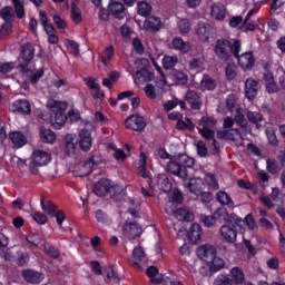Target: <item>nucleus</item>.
<instances>
[{
	"label": "nucleus",
	"instance_id": "nucleus-1",
	"mask_svg": "<svg viewBox=\"0 0 285 285\" xmlns=\"http://www.w3.org/2000/svg\"><path fill=\"white\" fill-rule=\"evenodd\" d=\"M158 157H160V159H169L167 173L174 175V177H179V179H186V177H188V168L195 166V159L190 158L188 155L178 154L173 157L164 148L158 149Z\"/></svg>",
	"mask_w": 285,
	"mask_h": 285
},
{
	"label": "nucleus",
	"instance_id": "nucleus-2",
	"mask_svg": "<svg viewBox=\"0 0 285 285\" xmlns=\"http://www.w3.org/2000/svg\"><path fill=\"white\" fill-rule=\"evenodd\" d=\"M213 50L219 61L227 63V61H233V57L239 55L242 42L239 40H234L233 42L228 39L219 38L214 42Z\"/></svg>",
	"mask_w": 285,
	"mask_h": 285
},
{
	"label": "nucleus",
	"instance_id": "nucleus-3",
	"mask_svg": "<svg viewBox=\"0 0 285 285\" xmlns=\"http://www.w3.org/2000/svg\"><path fill=\"white\" fill-rule=\"evenodd\" d=\"M47 108L52 110L50 115V122L52 124V126L58 129L61 128V126L66 124V119H68L66 114H63L66 112L68 105L66 102H60L57 100H49L47 102Z\"/></svg>",
	"mask_w": 285,
	"mask_h": 285
},
{
	"label": "nucleus",
	"instance_id": "nucleus-4",
	"mask_svg": "<svg viewBox=\"0 0 285 285\" xmlns=\"http://www.w3.org/2000/svg\"><path fill=\"white\" fill-rule=\"evenodd\" d=\"M51 159L52 157L47 151L35 150L32 153L31 163L29 165V170L31 175H38L39 168H41V166H48Z\"/></svg>",
	"mask_w": 285,
	"mask_h": 285
},
{
	"label": "nucleus",
	"instance_id": "nucleus-5",
	"mask_svg": "<svg viewBox=\"0 0 285 285\" xmlns=\"http://www.w3.org/2000/svg\"><path fill=\"white\" fill-rule=\"evenodd\" d=\"M20 59H22L23 61V63L19 65L21 72H24V73L30 72V69H28V66L30 61L35 59V46H32V43L28 42L22 45Z\"/></svg>",
	"mask_w": 285,
	"mask_h": 285
},
{
	"label": "nucleus",
	"instance_id": "nucleus-6",
	"mask_svg": "<svg viewBox=\"0 0 285 285\" xmlns=\"http://www.w3.org/2000/svg\"><path fill=\"white\" fill-rule=\"evenodd\" d=\"M218 235L226 244H235L237 242V229L230 225H222Z\"/></svg>",
	"mask_w": 285,
	"mask_h": 285
},
{
	"label": "nucleus",
	"instance_id": "nucleus-7",
	"mask_svg": "<svg viewBox=\"0 0 285 285\" xmlns=\"http://www.w3.org/2000/svg\"><path fill=\"white\" fill-rule=\"evenodd\" d=\"M141 233H144V229L137 222H130L127 220L124 226V235L127 237V239H137V237L141 236Z\"/></svg>",
	"mask_w": 285,
	"mask_h": 285
},
{
	"label": "nucleus",
	"instance_id": "nucleus-8",
	"mask_svg": "<svg viewBox=\"0 0 285 285\" xmlns=\"http://www.w3.org/2000/svg\"><path fill=\"white\" fill-rule=\"evenodd\" d=\"M126 128L141 132L146 128V120L139 115L129 116L125 121Z\"/></svg>",
	"mask_w": 285,
	"mask_h": 285
},
{
	"label": "nucleus",
	"instance_id": "nucleus-9",
	"mask_svg": "<svg viewBox=\"0 0 285 285\" xmlns=\"http://www.w3.org/2000/svg\"><path fill=\"white\" fill-rule=\"evenodd\" d=\"M112 189V183L109 179L101 178L94 186V193L97 197H106Z\"/></svg>",
	"mask_w": 285,
	"mask_h": 285
},
{
	"label": "nucleus",
	"instance_id": "nucleus-10",
	"mask_svg": "<svg viewBox=\"0 0 285 285\" xmlns=\"http://www.w3.org/2000/svg\"><path fill=\"white\" fill-rule=\"evenodd\" d=\"M198 257L208 264L217 257V249L213 245H203L198 248Z\"/></svg>",
	"mask_w": 285,
	"mask_h": 285
},
{
	"label": "nucleus",
	"instance_id": "nucleus-11",
	"mask_svg": "<svg viewBox=\"0 0 285 285\" xmlns=\"http://www.w3.org/2000/svg\"><path fill=\"white\" fill-rule=\"evenodd\" d=\"M185 101L190 106L191 110H202V97L195 90H188L185 95Z\"/></svg>",
	"mask_w": 285,
	"mask_h": 285
},
{
	"label": "nucleus",
	"instance_id": "nucleus-12",
	"mask_svg": "<svg viewBox=\"0 0 285 285\" xmlns=\"http://www.w3.org/2000/svg\"><path fill=\"white\" fill-rule=\"evenodd\" d=\"M196 35L200 41L207 42L213 35V27L206 22H198L196 26Z\"/></svg>",
	"mask_w": 285,
	"mask_h": 285
},
{
	"label": "nucleus",
	"instance_id": "nucleus-13",
	"mask_svg": "<svg viewBox=\"0 0 285 285\" xmlns=\"http://www.w3.org/2000/svg\"><path fill=\"white\" fill-rule=\"evenodd\" d=\"M259 92V82L253 78H248L245 81V96L247 99L253 100L255 97H257V94Z\"/></svg>",
	"mask_w": 285,
	"mask_h": 285
},
{
	"label": "nucleus",
	"instance_id": "nucleus-14",
	"mask_svg": "<svg viewBox=\"0 0 285 285\" xmlns=\"http://www.w3.org/2000/svg\"><path fill=\"white\" fill-rule=\"evenodd\" d=\"M234 57L237 59L238 66H240L243 70H250V68L255 66V58H253V52H245L240 56L237 53V56Z\"/></svg>",
	"mask_w": 285,
	"mask_h": 285
},
{
	"label": "nucleus",
	"instance_id": "nucleus-15",
	"mask_svg": "<svg viewBox=\"0 0 285 285\" xmlns=\"http://www.w3.org/2000/svg\"><path fill=\"white\" fill-rule=\"evenodd\" d=\"M79 146L83 153H88L92 148V135L88 129H81L79 132Z\"/></svg>",
	"mask_w": 285,
	"mask_h": 285
},
{
	"label": "nucleus",
	"instance_id": "nucleus-16",
	"mask_svg": "<svg viewBox=\"0 0 285 285\" xmlns=\"http://www.w3.org/2000/svg\"><path fill=\"white\" fill-rule=\"evenodd\" d=\"M108 12L116 19H124L126 17V7L119 1H111L108 6Z\"/></svg>",
	"mask_w": 285,
	"mask_h": 285
},
{
	"label": "nucleus",
	"instance_id": "nucleus-17",
	"mask_svg": "<svg viewBox=\"0 0 285 285\" xmlns=\"http://www.w3.org/2000/svg\"><path fill=\"white\" fill-rule=\"evenodd\" d=\"M22 277L28 284H41L45 278L43 274L32 269L22 271Z\"/></svg>",
	"mask_w": 285,
	"mask_h": 285
},
{
	"label": "nucleus",
	"instance_id": "nucleus-18",
	"mask_svg": "<svg viewBox=\"0 0 285 285\" xmlns=\"http://www.w3.org/2000/svg\"><path fill=\"white\" fill-rule=\"evenodd\" d=\"M214 219H216V224H233V219H230V215L225 207H219L214 212Z\"/></svg>",
	"mask_w": 285,
	"mask_h": 285
},
{
	"label": "nucleus",
	"instance_id": "nucleus-19",
	"mask_svg": "<svg viewBox=\"0 0 285 285\" xmlns=\"http://www.w3.org/2000/svg\"><path fill=\"white\" fill-rule=\"evenodd\" d=\"M171 46L175 50H179L183 55H188L190 50H193V46L190 42L184 41L181 37H176L171 41Z\"/></svg>",
	"mask_w": 285,
	"mask_h": 285
},
{
	"label": "nucleus",
	"instance_id": "nucleus-20",
	"mask_svg": "<svg viewBox=\"0 0 285 285\" xmlns=\"http://www.w3.org/2000/svg\"><path fill=\"white\" fill-rule=\"evenodd\" d=\"M12 111L19 112L20 115H30L32 110L28 100L20 99L12 104Z\"/></svg>",
	"mask_w": 285,
	"mask_h": 285
},
{
	"label": "nucleus",
	"instance_id": "nucleus-21",
	"mask_svg": "<svg viewBox=\"0 0 285 285\" xmlns=\"http://www.w3.org/2000/svg\"><path fill=\"white\" fill-rule=\"evenodd\" d=\"M9 138L16 148H22V146L28 144V138L21 131L10 132Z\"/></svg>",
	"mask_w": 285,
	"mask_h": 285
},
{
	"label": "nucleus",
	"instance_id": "nucleus-22",
	"mask_svg": "<svg viewBox=\"0 0 285 285\" xmlns=\"http://www.w3.org/2000/svg\"><path fill=\"white\" fill-rule=\"evenodd\" d=\"M157 186L163 193H170L173 190V183H170L166 174L158 175Z\"/></svg>",
	"mask_w": 285,
	"mask_h": 285
},
{
	"label": "nucleus",
	"instance_id": "nucleus-23",
	"mask_svg": "<svg viewBox=\"0 0 285 285\" xmlns=\"http://www.w3.org/2000/svg\"><path fill=\"white\" fill-rule=\"evenodd\" d=\"M230 277L236 285H244V282H246V274L239 267H233L230 269Z\"/></svg>",
	"mask_w": 285,
	"mask_h": 285
},
{
	"label": "nucleus",
	"instance_id": "nucleus-24",
	"mask_svg": "<svg viewBox=\"0 0 285 285\" xmlns=\"http://www.w3.org/2000/svg\"><path fill=\"white\" fill-rule=\"evenodd\" d=\"M144 28L145 30H148L149 32H155L161 28V19L158 17H149L145 22H144Z\"/></svg>",
	"mask_w": 285,
	"mask_h": 285
},
{
	"label": "nucleus",
	"instance_id": "nucleus-25",
	"mask_svg": "<svg viewBox=\"0 0 285 285\" xmlns=\"http://www.w3.org/2000/svg\"><path fill=\"white\" fill-rule=\"evenodd\" d=\"M40 206L45 213L49 215V217H55V213H57L58 206L50 200H46V197L41 196Z\"/></svg>",
	"mask_w": 285,
	"mask_h": 285
},
{
	"label": "nucleus",
	"instance_id": "nucleus-26",
	"mask_svg": "<svg viewBox=\"0 0 285 285\" xmlns=\"http://www.w3.org/2000/svg\"><path fill=\"white\" fill-rule=\"evenodd\" d=\"M213 19H216L217 21H223L226 17V7L222 3H216L212 7L210 12Z\"/></svg>",
	"mask_w": 285,
	"mask_h": 285
},
{
	"label": "nucleus",
	"instance_id": "nucleus-27",
	"mask_svg": "<svg viewBox=\"0 0 285 285\" xmlns=\"http://www.w3.org/2000/svg\"><path fill=\"white\" fill-rule=\"evenodd\" d=\"M75 138L72 135L65 137V153L68 157H72L77 153V145H75Z\"/></svg>",
	"mask_w": 285,
	"mask_h": 285
},
{
	"label": "nucleus",
	"instance_id": "nucleus-28",
	"mask_svg": "<svg viewBox=\"0 0 285 285\" xmlns=\"http://www.w3.org/2000/svg\"><path fill=\"white\" fill-rule=\"evenodd\" d=\"M175 218L178 219V222H193L195 216L190 214L188 208H178L176 209Z\"/></svg>",
	"mask_w": 285,
	"mask_h": 285
},
{
	"label": "nucleus",
	"instance_id": "nucleus-29",
	"mask_svg": "<svg viewBox=\"0 0 285 285\" xmlns=\"http://www.w3.org/2000/svg\"><path fill=\"white\" fill-rule=\"evenodd\" d=\"M216 199L222 206H228V208H235V203L233 198L226 191H218L216 194Z\"/></svg>",
	"mask_w": 285,
	"mask_h": 285
},
{
	"label": "nucleus",
	"instance_id": "nucleus-30",
	"mask_svg": "<svg viewBox=\"0 0 285 285\" xmlns=\"http://www.w3.org/2000/svg\"><path fill=\"white\" fill-rule=\"evenodd\" d=\"M202 240V226L199 224H193L189 229V242L191 244H197Z\"/></svg>",
	"mask_w": 285,
	"mask_h": 285
},
{
	"label": "nucleus",
	"instance_id": "nucleus-31",
	"mask_svg": "<svg viewBox=\"0 0 285 285\" xmlns=\"http://www.w3.org/2000/svg\"><path fill=\"white\" fill-rule=\"evenodd\" d=\"M202 184L203 183L200 178H191L187 184V188L193 195L199 196L202 193Z\"/></svg>",
	"mask_w": 285,
	"mask_h": 285
},
{
	"label": "nucleus",
	"instance_id": "nucleus-32",
	"mask_svg": "<svg viewBox=\"0 0 285 285\" xmlns=\"http://www.w3.org/2000/svg\"><path fill=\"white\" fill-rule=\"evenodd\" d=\"M246 117L249 124H254L256 128H262V122L264 121L262 114L257 111H247Z\"/></svg>",
	"mask_w": 285,
	"mask_h": 285
},
{
	"label": "nucleus",
	"instance_id": "nucleus-33",
	"mask_svg": "<svg viewBox=\"0 0 285 285\" xmlns=\"http://www.w3.org/2000/svg\"><path fill=\"white\" fill-rule=\"evenodd\" d=\"M105 273H106L105 282H107V284H110V282L118 284V282L120 281L119 274L115 271L114 266H110V265L107 266L105 268Z\"/></svg>",
	"mask_w": 285,
	"mask_h": 285
},
{
	"label": "nucleus",
	"instance_id": "nucleus-34",
	"mask_svg": "<svg viewBox=\"0 0 285 285\" xmlns=\"http://www.w3.org/2000/svg\"><path fill=\"white\" fill-rule=\"evenodd\" d=\"M109 193H111V199H114V202H124L126 197V190H124L121 186L111 185V191Z\"/></svg>",
	"mask_w": 285,
	"mask_h": 285
},
{
	"label": "nucleus",
	"instance_id": "nucleus-35",
	"mask_svg": "<svg viewBox=\"0 0 285 285\" xmlns=\"http://www.w3.org/2000/svg\"><path fill=\"white\" fill-rule=\"evenodd\" d=\"M200 87L204 88V90H215V88H217V80L208 75H204Z\"/></svg>",
	"mask_w": 285,
	"mask_h": 285
},
{
	"label": "nucleus",
	"instance_id": "nucleus-36",
	"mask_svg": "<svg viewBox=\"0 0 285 285\" xmlns=\"http://www.w3.org/2000/svg\"><path fill=\"white\" fill-rule=\"evenodd\" d=\"M237 136H239L238 129L217 131L218 139H228L229 141H235Z\"/></svg>",
	"mask_w": 285,
	"mask_h": 285
},
{
	"label": "nucleus",
	"instance_id": "nucleus-37",
	"mask_svg": "<svg viewBox=\"0 0 285 285\" xmlns=\"http://www.w3.org/2000/svg\"><path fill=\"white\" fill-rule=\"evenodd\" d=\"M40 137L41 140L45 144H55V141H57V136L55 135V132L50 129H43L41 128L40 130Z\"/></svg>",
	"mask_w": 285,
	"mask_h": 285
},
{
	"label": "nucleus",
	"instance_id": "nucleus-38",
	"mask_svg": "<svg viewBox=\"0 0 285 285\" xmlns=\"http://www.w3.org/2000/svg\"><path fill=\"white\" fill-rule=\"evenodd\" d=\"M112 57H115V47L109 46L105 48L102 55L99 56V61H101L104 66H107L106 61L112 60Z\"/></svg>",
	"mask_w": 285,
	"mask_h": 285
},
{
	"label": "nucleus",
	"instance_id": "nucleus-39",
	"mask_svg": "<svg viewBox=\"0 0 285 285\" xmlns=\"http://www.w3.org/2000/svg\"><path fill=\"white\" fill-rule=\"evenodd\" d=\"M0 16L7 23H12L14 21V9L12 7H4L1 9Z\"/></svg>",
	"mask_w": 285,
	"mask_h": 285
},
{
	"label": "nucleus",
	"instance_id": "nucleus-40",
	"mask_svg": "<svg viewBox=\"0 0 285 285\" xmlns=\"http://www.w3.org/2000/svg\"><path fill=\"white\" fill-rule=\"evenodd\" d=\"M205 61H206V58H204V56L191 59L188 62L189 70H204Z\"/></svg>",
	"mask_w": 285,
	"mask_h": 285
},
{
	"label": "nucleus",
	"instance_id": "nucleus-41",
	"mask_svg": "<svg viewBox=\"0 0 285 285\" xmlns=\"http://www.w3.org/2000/svg\"><path fill=\"white\" fill-rule=\"evenodd\" d=\"M205 184L208 186L209 190H219V183L213 174H206Z\"/></svg>",
	"mask_w": 285,
	"mask_h": 285
},
{
	"label": "nucleus",
	"instance_id": "nucleus-42",
	"mask_svg": "<svg viewBox=\"0 0 285 285\" xmlns=\"http://www.w3.org/2000/svg\"><path fill=\"white\" fill-rule=\"evenodd\" d=\"M179 59H177V56H165L163 59V66L166 70H173L175 66H177Z\"/></svg>",
	"mask_w": 285,
	"mask_h": 285
},
{
	"label": "nucleus",
	"instance_id": "nucleus-43",
	"mask_svg": "<svg viewBox=\"0 0 285 285\" xmlns=\"http://www.w3.org/2000/svg\"><path fill=\"white\" fill-rule=\"evenodd\" d=\"M209 271L210 273H217L218 271H222L224 268V259L215 256L212 262H209Z\"/></svg>",
	"mask_w": 285,
	"mask_h": 285
},
{
	"label": "nucleus",
	"instance_id": "nucleus-44",
	"mask_svg": "<svg viewBox=\"0 0 285 285\" xmlns=\"http://www.w3.org/2000/svg\"><path fill=\"white\" fill-rule=\"evenodd\" d=\"M176 128L178 130H195V124H193V121H190V119L186 118V120H181L179 119L177 121Z\"/></svg>",
	"mask_w": 285,
	"mask_h": 285
},
{
	"label": "nucleus",
	"instance_id": "nucleus-45",
	"mask_svg": "<svg viewBox=\"0 0 285 285\" xmlns=\"http://www.w3.org/2000/svg\"><path fill=\"white\" fill-rule=\"evenodd\" d=\"M138 175L144 177V179H148L149 174L146 169V155L144 153L140 154V166L138 167Z\"/></svg>",
	"mask_w": 285,
	"mask_h": 285
},
{
	"label": "nucleus",
	"instance_id": "nucleus-46",
	"mask_svg": "<svg viewBox=\"0 0 285 285\" xmlns=\"http://www.w3.org/2000/svg\"><path fill=\"white\" fill-rule=\"evenodd\" d=\"M225 75L229 81H233L237 77V65L230 62L225 68Z\"/></svg>",
	"mask_w": 285,
	"mask_h": 285
},
{
	"label": "nucleus",
	"instance_id": "nucleus-47",
	"mask_svg": "<svg viewBox=\"0 0 285 285\" xmlns=\"http://www.w3.org/2000/svg\"><path fill=\"white\" fill-rule=\"evenodd\" d=\"M136 77L137 79H142V81H153V79H155V75H153L148 69L136 71Z\"/></svg>",
	"mask_w": 285,
	"mask_h": 285
},
{
	"label": "nucleus",
	"instance_id": "nucleus-48",
	"mask_svg": "<svg viewBox=\"0 0 285 285\" xmlns=\"http://www.w3.org/2000/svg\"><path fill=\"white\" fill-rule=\"evenodd\" d=\"M266 164H267V171L271 175H279V171L282 169L279 168V164H277L275 159L269 158L267 159Z\"/></svg>",
	"mask_w": 285,
	"mask_h": 285
},
{
	"label": "nucleus",
	"instance_id": "nucleus-49",
	"mask_svg": "<svg viewBox=\"0 0 285 285\" xmlns=\"http://www.w3.org/2000/svg\"><path fill=\"white\" fill-rule=\"evenodd\" d=\"M178 30L180 35H188L191 30L190 20L184 18L178 22Z\"/></svg>",
	"mask_w": 285,
	"mask_h": 285
},
{
	"label": "nucleus",
	"instance_id": "nucleus-50",
	"mask_svg": "<svg viewBox=\"0 0 285 285\" xmlns=\"http://www.w3.org/2000/svg\"><path fill=\"white\" fill-rule=\"evenodd\" d=\"M150 12H153V7H150L148 2L138 3V14L141 17H150Z\"/></svg>",
	"mask_w": 285,
	"mask_h": 285
},
{
	"label": "nucleus",
	"instance_id": "nucleus-51",
	"mask_svg": "<svg viewBox=\"0 0 285 285\" xmlns=\"http://www.w3.org/2000/svg\"><path fill=\"white\" fill-rule=\"evenodd\" d=\"M45 253H47L48 256L51 257V259H58L60 257L61 253L56 247L50 246L48 243L43 245Z\"/></svg>",
	"mask_w": 285,
	"mask_h": 285
},
{
	"label": "nucleus",
	"instance_id": "nucleus-52",
	"mask_svg": "<svg viewBox=\"0 0 285 285\" xmlns=\"http://www.w3.org/2000/svg\"><path fill=\"white\" fill-rule=\"evenodd\" d=\"M69 52H71V55H73V57H79L80 51H79V43H77L73 40H66L65 41Z\"/></svg>",
	"mask_w": 285,
	"mask_h": 285
},
{
	"label": "nucleus",
	"instance_id": "nucleus-53",
	"mask_svg": "<svg viewBox=\"0 0 285 285\" xmlns=\"http://www.w3.org/2000/svg\"><path fill=\"white\" fill-rule=\"evenodd\" d=\"M71 19L75 23H81V11L77 3H71Z\"/></svg>",
	"mask_w": 285,
	"mask_h": 285
},
{
	"label": "nucleus",
	"instance_id": "nucleus-54",
	"mask_svg": "<svg viewBox=\"0 0 285 285\" xmlns=\"http://www.w3.org/2000/svg\"><path fill=\"white\" fill-rule=\"evenodd\" d=\"M266 135L271 146H279V140H277V135H275V129L269 127L266 129Z\"/></svg>",
	"mask_w": 285,
	"mask_h": 285
},
{
	"label": "nucleus",
	"instance_id": "nucleus-55",
	"mask_svg": "<svg viewBox=\"0 0 285 285\" xmlns=\"http://www.w3.org/2000/svg\"><path fill=\"white\" fill-rule=\"evenodd\" d=\"M199 125L203 126V128H215L217 126V120L210 117H202L199 120Z\"/></svg>",
	"mask_w": 285,
	"mask_h": 285
},
{
	"label": "nucleus",
	"instance_id": "nucleus-56",
	"mask_svg": "<svg viewBox=\"0 0 285 285\" xmlns=\"http://www.w3.org/2000/svg\"><path fill=\"white\" fill-rule=\"evenodd\" d=\"M13 6L16 10V17L18 19H23L26 17V9H23V4L19 0H13Z\"/></svg>",
	"mask_w": 285,
	"mask_h": 285
},
{
	"label": "nucleus",
	"instance_id": "nucleus-57",
	"mask_svg": "<svg viewBox=\"0 0 285 285\" xmlns=\"http://www.w3.org/2000/svg\"><path fill=\"white\" fill-rule=\"evenodd\" d=\"M52 20L58 30H66L68 28V23L66 22V20H63V18H61V16L53 14Z\"/></svg>",
	"mask_w": 285,
	"mask_h": 285
},
{
	"label": "nucleus",
	"instance_id": "nucleus-58",
	"mask_svg": "<svg viewBox=\"0 0 285 285\" xmlns=\"http://www.w3.org/2000/svg\"><path fill=\"white\" fill-rule=\"evenodd\" d=\"M199 135L207 139V141L215 139V130H212L208 127H203V129H199Z\"/></svg>",
	"mask_w": 285,
	"mask_h": 285
},
{
	"label": "nucleus",
	"instance_id": "nucleus-59",
	"mask_svg": "<svg viewBox=\"0 0 285 285\" xmlns=\"http://www.w3.org/2000/svg\"><path fill=\"white\" fill-rule=\"evenodd\" d=\"M174 77L179 86H186L188 83V76L181 71H175Z\"/></svg>",
	"mask_w": 285,
	"mask_h": 285
},
{
	"label": "nucleus",
	"instance_id": "nucleus-60",
	"mask_svg": "<svg viewBox=\"0 0 285 285\" xmlns=\"http://www.w3.org/2000/svg\"><path fill=\"white\" fill-rule=\"evenodd\" d=\"M196 148L199 157H206V155H208V148L206 147V144H204V141H198L196 144Z\"/></svg>",
	"mask_w": 285,
	"mask_h": 285
},
{
	"label": "nucleus",
	"instance_id": "nucleus-61",
	"mask_svg": "<svg viewBox=\"0 0 285 285\" xmlns=\"http://www.w3.org/2000/svg\"><path fill=\"white\" fill-rule=\"evenodd\" d=\"M198 197H200L203 204H210L213 202V193L210 191H200Z\"/></svg>",
	"mask_w": 285,
	"mask_h": 285
},
{
	"label": "nucleus",
	"instance_id": "nucleus-62",
	"mask_svg": "<svg viewBox=\"0 0 285 285\" xmlns=\"http://www.w3.org/2000/svg\"><path fill=\"white\" fill-rule=\"evenodd\" d=\"M132 257H134V259L141 262V259H144V257H146V253L144 252V248H141L140 246L135 247V249L132 252Z\"/></svg>",
	"mask_w": 285,
	"mask_h": 285
},
{
	"label": "nucleus",
	"instance_id": "nucleus-63",
	"mask_svg": "<svg viewBox=\"0 0 285 285\" xmlns=\"http://www.w3.org/2000/svg\"><path fill=\"white\" fill-rule=\"evenodd\" d=\"M234 281L226 276V275H220L216 278V285H233Z\"/></svg>",
	"mask_w": 285,
	"mask_h": 285
},
{
	"label": "nucleus",
	"instance_id": "nucleus-64",
	"mask_svg": "<svg viewBox=\"0 0 285 285\" xmlns=\"http://www.w3.org/2000/svg\"><path fill=\"white\" fill-rule=\"evenodd\" d=\"M145 94H146V97H148V99H157V92H155L154 85L148 83L145 87Z\"/></svg>",
	"mask_w": 285,
	"mask_h": 285
}]
</instances>
